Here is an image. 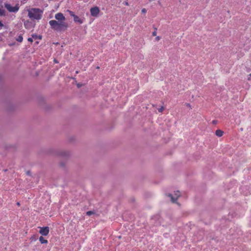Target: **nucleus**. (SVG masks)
I'll return each instance as SVG.
<instances>
[{"label":"nucleus","instance_id":"obj_16","mask_svg":"<svg viewBox=\"0 0 251 251\" xmlns=\"http://www.w3.org/2000/svg\"><path fill=\"white\" fill-rule=\"evenodd\" d=\"M142 13H146L147 12V10L145 8H143L141 10Z\"/></svg>","mask_w":251,"mask_h":251},{"label":"nucleus","instance_id":"obj_2","mask_svg":"<svg viewBox=\"0 0 251 251\" xmlns=\"http://www.w3.org/2000/svg\"><path fill=\"white\" fill-rule=\"evenodd\" d=\"M28 16L32 20L41 19L43 11L39 8H32L27 10Z\"/></svg>","mask_w":251,"mask_h":251},{"label":"nucleus","instance_id":"obj_18","mask_svg":"<svg viewBox=\"0 0 251 251\" xmlns=\"http://www.w3.org/2000/svg\"><path fill=\"white\" fill-rule=\"evenodd\" d=\"M27 40L31 43L33 42V40L31 38H28Z\"/></svg>","mask_w":251,"mask_h":251},{"label":"nucleus","instance_id":"obj_5","mask_svg":"<svg viewBox=\"0 0 251 251\" xmlns=\"http://www.w3.org/2000/svg\"><path fill=\"white\" fill-rule=\"evenodd\" d=\"M90 11L92 16L98 17L100 13V9L98 6H94L90 9Z\"/></svg>","mask_w":251,"mask_h":251},{"label":"nucleus","instance_id":"obj_25","mask_svg":"<svg viewBox=\"0 0 251 251\" xmlns=\"http://www.w3.org/2000/svg\"><path fill=\"white\" fill-rule=\"evenodd\" d=\"M54 62H55V63H58V62H57L55 59L54 60Z\"/></svg>","mask_w":251,"mask_h":251},{"label":"nucleus","instance_id":"obj_26","mask_svg":"<svg viewBox=\"0 0 251 251\" xmlns=\"http://www.w3.org/2000/svg\"><path fill=\"white\" fill-rule=\"evenodd\" d=\"M77 86L78 87H79L80 86V84H77Z\"/></svg>","mask_w":251,"mask_h":251},{"label":"nucleus","instance_id":"obj_13","mask_svg":"<svg viewBox=\"0 0 251 251\" xmlns=\"http://www.w3.org/2000/svg\"><path fill=\"white\" fill-rule=\"evenodd\" d=\"M154 29H155V30L152 33V35L153 36H156V34H157V32H156L157 28H154Z\"/></svg>","mask_w":251,"mask_h":251},{"label":"nucleus","instance_id":"obj_10","mask_svg":"<svg viewBox=\"0 0 251 251\" xmlns=\"http://www.w3.org/2000/svg\"><path fill=\"white\" fill-rule=\"evenodd\" d=\"M23 38L22 35H19L16 39V40L19 42H22L23 41Z\"/></svg>","mask_w":251,"mask_h":251},{"label":"nucleus","instance_id":"obj_19","mask_svg":"<svg viewBox=\"0 0 251 251\" xmlns=\"http://www.w3.org/2000/svg\"><path fill=\"white\" fill-rule=\"evenodd\" d=\"M3 26V24L2 23V22L1 21H0V27H2Z\"/></svg>","mask_w":251,"mask_h":251},{"label":"nucleus","instance_id":"obj_20","mask_svg":"<svg viewBox=\"0 0 251 251\" xmlns=\"http://www.w3.org/2000/svg\"><path fill=\"white\" fill-rule=\"evenodd\" d=\"M27 23H29V22L27 21L26 22H25V24H24L25 26V27H26V25H27Z\"/></svg>","mask_w":251,"mask_h":251},{"label":"nucleus","instance_id":"obj_6","mask_svg":"<svg viewBox=\"0 0 251 251\" xmlns=\"http://www.w3.org/2000/svg\"><path fill=\"white\" fill-rule=\"evenodd\" d=\"M50 232V229L48 226L40 227L39 233L43 236H47Z\"/></svg>","mask_w":251,"mask_h":251},{"label":"nucleus","instance_id":"obj_4","mask_svg":"<svg viewBox=\"0 0 251 251\" xmlns=\"http://www.w3.org/2000/svg\"><path fill=\"white\" fill-rule=\"evenodd\" d=\"M4 6L7 10L10 12L15 13L19 9V6L18 4H16L15 6H12L10 4L5 3Z\"/></svg>","mask_w":251,"mask_h":251},{"label":"nucleus","instance_id":"obj_7","mask_svg":"<svg viewBox=\"0 0 251 251\" xmlns=\"http://www.w3.org/2000/svg\"><path fill=\"white\" fill-rule=\"evenodd\" d=\"M175 195L176 196V199L172 196V194H169L168 196L170 197L171 199V201L173 203L176 202V200L178 199V198L180 196V193L179 191H177L175 192Z\"/></svg>","mask_w":251,"mask_h":251},{"label":"nucleus","instance_id":"obj_28","mask_svg":"<svg viewBox=\"0 0 251 251\" xmlns=\"http://www.w3.org/2000/svg\"><path fill=\"white\" fill-rule=\"evenodd\" d=\"M249 76H251V74H250L249 75Z\"/></svg>","mask_w":251,"mask_h":251},{"label":"nucleus","instance_id":"obj_9","mask_svg":"<svg viewBox=\"0 0 251 251\" xmlns=\"http://www.w3.org/2000/svg\"><path fill=\"white\" fill-rule=\"evenodd\" d=\"M39 241L41 244H47L48 241L47 240L45 239L43 237L40 236L39 237Z\"/></svg>","mask_w":251,"mask_h":251},{"label":"nucleus","instance_id":"obj_23","mask_svg":"<svg viewBox=\"0 0 251 251\" xmlns=\"http://www.w3.org/2000/svg\"><path fill=\"white\" fill-rule=\"evenodd\" d=\"M248 79L250 81H251V79L250 77H248Z\"/></svg>","mask_w":251,"mask_h":251},{"label":"nucleus","instance_id":"obj_15","mask_svg":"<svg viewBox=\"0 0 251 251\" xmlns=\"http://www.w3.org/2000/svg\"><path fill=\"white\" fill-rule=\"evenodd\" d=\"M185 105H186V106L187 107H188L190 108V109H191V108H192V107H191V105H190V103H185Z\"/></svg>","mask_w":251,"mask_h":251},{"label":"nucleus","instance_id":"obj_27","mask_svg":"<svg viewBox=\"0 0 251 251\" xmlns=\"http://www.w3.org/2000/svg\"><path fill=\"white\" fill-rule=\"evenodd\" d=\"M158 3H159V4H160V1H158Z\"/></svg>","mask_w":251,"mask_h":251},{"label":"nucleus","instance_id":"obj_8","mask_svg":"<svg viewBox=\"0 0 251 251\" xmlns=\"http://www.w3.org/2000/svg\"><path fill=\"white\" fill-rule=\"evenodd\" d=\"M224 132L220 130V129H217L216 130L215 134L218 136V137H221L223 135Z\"/></svg>","mask_w":251,"mask_h":251},{"label":"nucleus","instance_id":"obj_1","mask_svg":"<svg viewBox=\"0 0 251 251\" xmlns=\"http://www.w3.org/2000/svg\"><path fill=\"white\" fill-rule=\"evenodd\" d=\"M55 18L56 20H53L49 21V24L52 29L61 31H65L67 29L68 24L65 22L66 18L62 13H56L55 15Z\"/></svg>","mask_w":251,"mask_h":251},{"label":"nucleus","instance_id":"obj_21","mask_svg":"<svg viewBox=\"0 0 251 251\" xmlns=\"http://www.w3.org/2000/svg\"><path fill=\"white\" fill-rule=\"evenodd\" d=\"M125 5H127V6H128V2H127V1H125Z\"/></svg>","mask_w":251,"mask_h":251},{"label":"nucleus","instance_id":"obj_17","mask_svg":"<svg viewBox=\"0 0 251 251\" xmlns=\"http://www.w3.org/2000/svg\"><path fill=\"white\" fill-rule=\"evenodd\" d=\"M160 39H161V38H160V36H157V37H155V40L157 41H159L160 40Z\"/></svg>","mask_w":251,"mask_h":251},{"label":"nucleus","instance_id":"obj_14","mask_svg":"<svg viewBox=\"0 0 251 251\" xmlns=\"http://www.w3.org/2000/svg\"><path fill=\"white\" fill-rule=\"evenodd\" d=\"M164 110V107L163 106H161L160 108L158 109L159 112H162Z\"/></svg>","mask_w":251,"mask_h":251},{"label":"nucleus","instance_id":"obj_3","mask_svg":"<svg viewBox=\"0 0 251 251\" xmlns=\"http://www.w3.org/2000/svg\"><path fill=\"white\" fill-rule=\"evenodd\" d=\"M69 13L71 16L74 18V21L75 23H78L79 24H82L85 18H80L78 16L75 15L73 11H69Z\"/></svg>","mask_w":251,"mask_h":251},{"label":"nucleus","instance_id":"obj_22","mask_svg":"<svg viewBox=\"0 0 251 251\" xmlns=\"http://www.w3.org/2000/svg\"><path fill=\"white\" fill-rule=\"evenodd\" d=\"M17 205H18V206L20 205V202H18L17 203Z\"/></svg>","mask_w":251,"mask_h":251},{"label":"nucleus","instance_id":"obj_12","mask_svg":"<svg viewBox=\"0 0 251 251\" xmlns=\"http://www.w3.org/2000/svg\"><path fill=\"white\" fill-rule=\"evenodd\" d=\"M94 212L92 211H88L86 212V215L88 216H91V215L93 214Z\"/></svg>","mask_w":251,"mask_h":251},{"label":"nucleus","instance_id":"obj_11","mask_svg":"<svg viewBox=\"0 0 251 251\" xmlns=\"http://www.w3.org/2000/svg\"><path fill=\"white\" fill-rule=\"evenodd\" d=\"M5 15V10L3 9L0 8V16Z\"/></svg>","mask_w":251,"mask_h":251},{"label":"nucleus","instance_id":"obj_24","mask_svg":"<svg viewBox=\"0 0 251 251\" xmlns=\"http://www.w3.org/2000/svg\"><path fill=\"white\" fill-rule=\"evenodd\" d=\"M32 37H33V38H34V37H36V35H32Z\"/></svg>","mask_w":251,"mask_h":251}]
</instances>
